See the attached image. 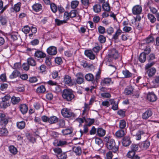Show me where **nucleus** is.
Listing matches in <instances>:
<instances>
[{"mask_svg":"<svg viewBox=\"0 0 159 159\" xmlns=\"http://www.w3.org/2000/svg\"><path fill=\"white\" fill-rule=\"evenodd\" d=\"M62 96L63 98L67 101H71L75 97L73 91L70 89H64Z\"/></svg>","mask_w":159,"mask_h":159,"instance_id":"nucleus-1","label":"nucleus"},{"mask_svg":"<svg viewBox=\"0 0 159 159\" xmlns=\"http://www.w3.org/2000/svg\"><path fill=\"white\" fill-rule=\"evenodd\" d=\"M107 147L108 149L111 150L114 153H117L118 151V147L116 145L114 140L111 139L109 142L107 143Z\"/></svg>","mask_w":159,"mask_h":159,"instance_id":"nucleus-2","label":"nucleus"},{"mask_svg":"<svg viewBox=\"0 0 159 159\" xmlns=\"http://www.w3.org/2000/svg\"><path fill=\"white\" fill-rule=\"evenodd\" d=\"M62 115L65 117H70L72 116L73 113L70 109L67 108H64L61 111Z\"/></svg>","mask_w":159,"mask_h":159,"instance_id":"nucleus-3","label":"nucleus"},{"mask_svg":"<svg viewBox=\"0 0 159 159\" xmlns=\"http://www.w3.org/2000/svg\"><path fill=\"white\" fill-rule=\"evenodd\" d=\"M63 82L69 86H72L75 84L74 82L72 81L71 77L68 75H65L63 78Z\"/></svg>","mask_w":159,"mask_h":159,"instance_id":"nucleus-4","label":"nucleus"},{"mask_svg":"<svg viewBox=\"0 0 159 159\" xmlns=\"http://www.w3.org/2000/svg\"><path fill=\"white\" fill-rule=\"evenodd\" d=\"M76 76V82H74L75 84L74 85H76L77 84H80L83 83L84 79V75L82 73L80 72L77 73Z\"/></svg>","mask_w":159,"mask_h":159,"instance_id":"nucleus-5","label":"nucleus"},{"mask_svg":"<svg viewBox=\"0 0 159 159\" xmlns=\"http://www.w3.org/2000/svg\"><path fill=\"white\" fill-rule=\"evenodd\" d=\"M142 11V8L139 5H135L132 9V13L134 15H139L141 14Z\"/></svg>","mask_w":159,"mask_h":159,"instance_id":"nucleus-6","label":"nucleus"},{"mask_svg":"<svg viewBox=\"0 0 159 159\" xmlns=\"http://www.w3.org/2000/svg\"><path fill=\"white\" fill-rule=\"evenodd\" d=\"M108 56L110 58H112L116 59L118 58L119 57L118 52L115 49H112L109 51Z\"/></svg>","mask_w":159,"mask_h":159,"instance_id":"nucleus-7","label":"nucleus"},{"mask_svg":"<svg viewBox=\"0 0 159 159\" xmlns=\"http://www.w3.org/2000/svg\"><path fill=\"white\" fill-rule=\"evenodd\" d=\"M47 53L50 55H54L57 53L56 48L53 46L49 47L47 50Z\"/></svg>","mask_w":159,"mask_h":159,"instance_id":"nucleus-8","label":"nucleus"},{"mask_svg":"<svg viewBox=\"0 0 159 159\" xmlns=\"http://www.w3.org/2000/svg\"><path fill=\"white\" fill-rule=\"evenodd\" d=\"M147 99L151 102H154L156 101L157 97L153 93H149L147 95Z\"/></svg>","mask_w":159,"mask_h":159,"instance_id":"nucleus-9","label":"nucleus"},{"mask_svg":"<svg viewBox=\"0 0 159 159\" xmlns=\"http://www.w3.org/2000/svg\"><path fill=\"white\" fill-rule=\"evenodd\" d=\"M109 102L112 105L111 108L114 110H116L118 109V102L115 101L114 99H111L109 100Z\"/></svg>","mask_w":159,"mask_h":159,"instance_id":"nucleus-10","label":"nucleus"},{"mask_svg":"<svg viewBox=\"0 0 159 159\" xmlns=\"http://www.w3.org/2000/svg\"><path fill=\"white\" fill-rule=\"evenodd\" d=\"M32 7L33 10L36 12L41 11L42 10L43 8L41 4L39 3L34 4L32 6Z\"/></svg>","mask_w":159,"mask_h":159,"instance_id":"nucleus-11","label":"nucleus"},{"mask_svg":"<svg viewBox=\"0 0 159 159\" xmlns=\"http://www.w3.org/2000/svg\"><path fill=\"white\" fill-rule=\"evenodd\" d=\"M150 145V142L148 140H146L142 142L140 144V147L143 149H147Z\"/></svg>","mask_w":159,"mask_h":159,"instance_id":"nucleus-12","label":"nucleus"},{"mask_svg":"<svg viewBox=\"0 0 159 159\" xmlns=\"http://www.w3.org/2000/svg\"><path fill=\"white\" fill-rule=\"evenodd\" d=\"M145 70L146 74H147L148 75L149 77H151L154 75L156 72V70L154 67H152Z\"/></svg>","mask_w":159,"mask_h":159,"instance_id":"nucleus-13","label":"nucleus"},{"mask_svg":"<svg viewBox=\"0 0 159 159\" xmlns=\"http://www.w3.org/2000/svg\"><path fill=\"white\" fill-rule=\"evenodd\" d=\"M152 115V112L150 110H147L142 115V118L146 120L150 117Z\"/></svg>","mask_w":159,"mask_h":159,"instance_id":"nucleus-14","label":"nucleus"},{"mask_svg":"<svg viewBox=\"0 0 159 159\" xmlns=\"http://www.w3.org/2000/svg\"><path fill=\"white\" fill-rule=\"evenodd\" d=\"M134 89L133 87L131 86H127L125 89V93L127 95L131 94L133 93Z\"/></svg>","mask_w":159,"mask_h":159,"instance_id":"nucleus-15","label":"nucleus"},{"mask_svg":"<svg viewBox=\"0 0 159 159\" xmlns=\"http://www.w3.org/2000/svg\"><path fill=\"white\" fill-rule=\"evenodd\" d=\"M34 56L38 58H44L46 57V54L43 52L37 51L34 53Z\"/></svg>","mask_w":159,"mask_h":159,"instance_id":"nucleus-16","label":"nucleus"},{"mask_svg":"<svg viewBox=\"0 0 159 159\" xmlns=\"http://www.w3.org/2000/svg\"><path fill=\"white\" fill-rule=\"evenodd\" d=\"M122 33V31L120 28L117 29L115 33L113 34L112 39L116 40L118 39L119 36Z\"/></svg>","mask_w":159,"mask_h":159,"instance_id":"nucleus-17","label":"nucleus"},{"mask_svg":"<svg viewBox=\"0 0 159 159\" xmlns=\"http://www.w3.org/2000/svg\"><path fill=\"white\" fill-rule=\"evenodd\" d=\"M131 141L129 137H125L123 138L122 143L124 146L127 147L129 145Z\"/></svg>","mask_w":159,"mask_h":159,"instance_id":"nucleus-18","label":"nucleus"},{"mask_svg":"<svg viewBox=\"0 0 159 159\" xmlns=\"http://www.w3.org/2000/svg\"><path fill=\"white\" fill-rule=\"evenodd\" d=\"M72 149L76 155L79 156L81 154L82 150L81 147L80 146L74 147H73Z\"/></svg>","mask_w":159,"mask_h":159,"instance_id":"nucleus-19","label":"nucleus"},{"mask_svg":"<svg viewBox=\"0 0 159 159\" xmlns=\"http://www.w3.org/2000/svg\"><path fill=\"white\" fill-rule=\"evenodd\" d=\"M125 134V131L122 129L117 131L115 133L116 137L118 138H121L124 136Z\"/></svg>","mask_w":159,"mask_h":159,"instance_id":"nucleus-20","label":"nucleus"},{"mask_svg":"<svg viewBox=\"0 0 159 159\" xmlns=\"http://www.w3.org/2000/svg\"><path fill=\"white\" fill-rule=\"evenodd\" d=\"M97 133L98 135L100 137L104 136L106 133L105 130L102 128H98L97 130Z\"/></svg>","mask_w":159,"mask_h":159,"instance_id":"nucleus-21","label":"nucleus"},{"mask_svg":"<svg viewBox=\"0 0 159 159\" xmlns=\"http://www.w3.org/2000/svg\"><path fill=\"white\" fill-rule=\"evenodd\" d=\"M27 62L30 66H35L36 65L35 60L32 57L28 58L27 60Z\"/></svg>","mask_w":159,"mask_h":159,"instance_id":"nucleus-22","label":"nucleus"},{"mask_svg":"<svg viewBox=\"0 0 159 159\" xmlns=\"http://www.w3.org/2000/svg\"><path fill=\"white\" fill-rule=\"evenodd\" d=\"M154 41V38L152 36H149L148 37L144 40V43H153Z\"/></svg>","mask_w":159,"mask_h":159,"instance_id":"nucleus-23","label":"nucleus"},{"mask_svg":"<svg viewBox=\"0 0 159 159\" xmlns=\"http://www.w3.org/2000/svg\"><path fill=\"white\" fill-rule=\"evenodd\" d=\"M16 125L19 129H23L25 127V123L24 121L18 122L16 123Z\"/></svg>","mask_w":159,"mask_h":159,"instance_id":"nucleus-24","label":"nucleus"},{"mask_svg":"<svg viewBox=\"0 0 159 159\" xmlns=\"http://www.w3.org/2000/svg\"><path fill=\"white\" fill-rule=\"evenodd\" d=\"M11 100L12 103L14 104H16L18 103L20 100V99L19 97H16L13 96L11 98Z\"/></svg>","mask_w":159,"mask_h":159,"instance_id":"nucleus-25","label":"nucleus"},{"mask_svg":"<svg viewBox=\"0 0 159 159\" xmlns=\"http://www.w3.org/2000/svg\"><path fill=\"white\" fill-rule=\"evenodd\" d=\"M85 53L90 59L93 60L95 58V55L93 54L91 51H87L85 52Z\"/></svg>","mask_w":159,"mask_h":159,"instance_id":"nucleus-26","label":"nucleus"},{"mask_svg":"<svg viewBox=\"0 0 159 159\" xmlns=\"http://www.w3.org/2000/svg\"><path fill=\"white\" fill-rule=\"evenodd\" d=\"M20 110L23 114H25L27 112L28 108L26 105L25 104H22L20 105Z\"/></svg>","mask_w":159,"mask_h":159,"instance_id":"nucleus-27","label":"nucleus"},{"mask_svg":"<svg viewBox=\"0 0 159 159\" xmlns=\"http://www.w3.org/2000/svg\"><path fill=\"white\" fill-rule=\"evenodd\" d=\"M58 118L56 116H52L49 118L48 122L51 124L55 123L57 122Z\"/></svg>","mask_w":159,"mask_h":159,"instance_id":"nucleus-28","label":"nucleus"},{"mask_svg":"<svg viewBox=\"0 0 159 159\" xmlns=\"http://www.w3.org/2000/svg\"><path fill=\"white\" fill-rule=\"evenodd\" d=\"M146 60V55L145 52H143L140 55L139 60L141 63L144 62Z\"/></svg>","mask_w":159,"mask_h":159,"instance_id":"nucleus-29","label":"nucleus"},{"mask_svg":"<svg viewBox=\"0 0 159 159\" xmlns=\"http://www.w3.org/2000/svg\"><path fill=\"white\" fill-rule=\"evenodd\" d=\"M20 75V73L19 71L17 70H15L10 75V78L11 79H13L19 76Z\"/></svg>","mask_w":159,"mask_h":159,"instance_id":"nucleus-30","label":"nucleus"},{"mask_svg":"<svg viewBox=\"0 0 159 159\" xmlns=\"http://www.w3.org/2000/svg\"><path fill=\"white\" fill-rule=\"evenodd\" d=\"M122 73L126 78H130L132 77L133 74L130 72L128 70H125L122 71Z\"/></svg>","mask_w":159,"mask_h":159,"instance_id":"nucleus-31","label":"nucleus"},{"mask_svg":"<svg viewBox=\"0 0 159 159\" xmlns=\"http://www.w3.org/2000/svg\"><path fill=\"white\" fill-rule=\"evenodd\" d=\"M103 10L109 12L110 11V8L109 4L107 2L104 3L102 5Z\"/></svg>","mask_w":159,"mask_h":159,"instance_id":"nucleus-32","label":"nucleus"},{"mask_svg":"<svg viewBox=\"0 0 159 159\" xmlns=\"http://www.w3.org/2000/svg\"><path fill=\"white\" fill-rule=\"evenodd\" d=\"M86 80L89 81H92L94 80L93 75L91 73L86 74L85 76Z\"/></svg>","mask_w":159,"mask_h":159,"instance_id":"nucleus-33","label":"nucleus"},{"mask_svg":"<svg viewBox=\"0 0 159 159\" xmlns=\"http://www.w3.org/2000/svg\"><path fill=\"white\" fill-rule=\"evenodd\" d=\"M10 152L13 154H16L17 152V149L13 146H11L9 147Z\"/></svg>","mask_w":159,"mask_h":159,"instance_id":"nucleus-34","label":"nucleus"},{"mask_svg":"<svg viewBox=\"0 0 159 159\" xmlns=\"http://www.w3.org/2000/svg\"><path fill=\"white\" fill-rule=\"evenodd\" d=\"M102 83L106 85H109L110 84H113V82L111 81L110 78H105L102 80Z\"/></svg>","mask_w":159,"mask_h":159,"instance_id":"nucleus-35","label":"nucleus"},{"mask_svg":"<svg viewBox=\"0 0 159 159\" xmlns=\"http://www.w3.org/2000/svg\"><path fill=\"white\" fill-rule=\"evenodd\" d=\"M144 133L143 130H139L135 135L136 139L139 140L141 138V135Z\"/></svg>","mask_w":159,"mask_h":159,"instance_id":"nucleus-36","label":"nucleus"},{"mask_svg":"<svg viewBox=\"0 0 159 159\" xmlns=\"http://www.w3.org/2000/svg\"><path fill=\"white\" fill-rule=\"evenodd\" d=\"M94 11L96 13H98L101 11V6L99 4L95 5L93 7Z\"/></svg>","mask_w":159,"mask_h":159,"instance_id":"nucleus-37","label":"nucleus"},{"mask_svg":"<svg viewBox=\"0 0 159 159\" xmlns=\"http://www.w3.org/2000/svg\"><path fill=\"white\" fill-rule=\"evenodd\" d=\"M89 109L90 107H89V105L86 103H85L84 110L83 111L82 114V115H84L85 114H87V112L89 111Z\"/></svg>","mask_w":159,"mask_h":159,"instance_id":"nucleus-38","label":"nucleus"},{"mask_svg":"<svg viewBox=\"0 0 159 159\" xmlns=\"http://www.w3.org/2000/svg\"><path fill=\"white\" fill-rule=\"evenodd\" d=\"M107 65L108 66V69L111 72L113 73L116 71V68L114 66L108 63H107Z\"/></svg>","mask_w":159,"mask_h":159,"instance_id":"nucleus-39","label":"nucleus"},{"mask_svg":"<svg viewBox=\"0 0 159 159\" xmlns=\"http://www.w3.org/2000/svg\"><path fill=\"white\" fill-rule=\"evenodd\" d=\"M0 22L2 25H5L7 22V19L6 17L4 16H0Z\"/></svg>","mask_w":159,"mask_h":159,"instance_id":"nucleus-40","label":"nucleus"},{"mask_svg":"<svg viewBox=\"0 0 159 159\" xmlns=\"http://www.w3.org/2000/svg\"><path fill=\"white\" fill-rule=\"evenodd\" d=\"M21 3L20 2H18L15 4L14 6V10L16 12H18L20 10Z\"/></svg>","mask_w":159,"mask_h":159,"instance_id":"nucleus-41","label":"nucleus"},{"mask_svg":"<svg viewBox=\"0 0 159 159\" xmlns=\"http://www.w3.org/2000/svg\"><path fill=\"white\" fill-rule=\"evenodd\" d=\"M50 5L52 11L54 13L56 12L57 10V8L56 5L53 3H50Z\"/></svg>","mask_w":159,"mask_h":159,"instance_id":"nucleus-42","label":"nucleus"},{"mask_svg":"<svg viewBox=\"0 0 159 159\" xmlns=\"http://www.w3.org/2000/svg\"><path fill=\"white\" fill-rule=\"evenodd\" d=\"M36 91L38 93H41L45 92L46 91V89L43 85H41L37 88Z\"/></svg>","mask_w":159,"mask_h":159,"instance_id":"nucleus-43","label":"nucleus"},{"mask_svg":"<svg viewBox=\"0 0 159 159\" xmlns=\"http://www.w3.org/2000/svg\"><path fill=\"white\" fill-rule=\"evenodd\" d=\"M148 19L152 23H154L156 20V18L152 14H148Z\"/></svg>","mask_w":159,"mask_h":159,"instance_id":"nucleus-44","label":"nucleus"},{"mask_svg":"<svg viewBox=\"0 0 159 159\" xmlns=\"http://www.w3.org/2000/svg\"><path fill=\"white\" fill-rule=\"evenodd\" d=\"M8 133L7 129L4 128H2L0 129V134L2 136H6Z\"/></svg>","mask_w":159,"mask_h":159,"instance_id":"nucleus-45","label":"nucleus"},{"mask_svg":"<svg viewBox=\"0 0 159 159\" xmlns=\"http://www.w3.org/2000/svg\"><path fill=\"white\" fill-rule=\"evenodd\" d=\"M79 4V2L77 0L73 1L71 2V7L73 8H75L78 6Z\"/></svg>","mask_w":159,"mask_h":159,"instance_id":"nucleus-46","label":"nucleus"},{"mask_svg":"<svg viewBox=\"0 0 159 159\" xmlns=\"http://www.w3.org/2000/svg\"><path fill=\"white\" fill-rule=\"evenodd\" d=\"M55 22L57 25H60L67 22L66 20H60L57 19H55Z\"/></svg>","mask_w":159,"mask_h":159,"instance_id":"nucleus-47","label":"nucleus"},{"mask_svg":"<svg viewBox=\"0 0 159 159\" xmlns=\"http://www.w3.org/2000/svg\"><path fill=\"white\" fill-rule=\"evenodd\" d=\"M84 130H82L81 129L80 130V132L81 134V136L84 133L86 134L88 131V128L87 125H84L83 126Z\"/></svg>","mask_w":159,"mask_h":159,"instance_id":"nucleus-48","label":"nucleus"},{"mask_svg":"<svg viewBox=\"0 0 159 159\" xmlns=\"http://www.w3.org/2000/svg\"><path fill=\"white\" fill-rule=\"evenodd\" d=\"M126 125V122L125 120H121L120 121L119 126L121 129L125 128Z\"/></svg>","mask_w":159,"mask_h":159,"instance_id":"nucleus-49","label":"nucleus"},{"mask_svg":"<svg viewBox=\"0 0 159 159\" xmlns=\"http://www.w3.org/2000/svg\"><path fill=\"white\" fill-rule=\"evenodd\" d=\"M8 122V120L7 117H6L4 119H1L0 120V123L2 126L6 125Z\"/></svg>","mask_w":159,"mask_h":159,"instance_id":"nucleus-50","label":"nucleus"},{"mask_svg":"<svg viewBox=\"0 0 159 159\" xmlns=\"http://www.w3.org/2000/svg\"><path fill=\"white\" fill-rule=\"evenodd\" d=\"M72 132V131L69 129H63L62 130V133L64 135H67L70 134Z\"/></svg>","mask_w":159,"mask_h":159,"instance_id":"nucleus-51","label":"nucleus"},{"mask_svg":"<svg viewBox=\"0 0 159 159\" xmlns=\"http://www.w3.org/2000/svg\"><path fill=\"white\" fill-rule=\"evenodd\" d=\"M30 30V28L28 25L25 26L22 29V31L25 34L28 33Z\"/></svg>","mask_w":159,"mask_h":159,"instance_id":"nucleus-52","label":"nucleus"},{"mask_svg":"<svg viewBox=\"0 0 159 159\" xmlns=\"http://www.w3.org/2000/svg\"><path fill=\"white\" fill-rule=\"evenodd\" d=\"M98 41L101 43H104L106 40V37L102 35H100L98 38Z\"/></svg>","mask_w":159,"mask_h":159,"instance_id":"nucleus-53","label":"nucleus"},{"mask_svg":"<svg viewBox=\"0 0 159 159\" xmlns=\"http://www.w3.org/2000/svg\"><path fill=\"white\" fill-rule=\"evenodd\" d=\"M67 142L66 141L60 140L57 142V146H60L67 144Z\"/></svg>","mask_w":159,"mask_h":159,"instance_id":"nucleus-54","label":"nucleus"},{"mask_svg":"<svg viewBox=\"0 0 159 159\" xmlns=\"http://www.w3.org/2000/svg\"><path fill=\"white\" fill-rule=\"evenodd\" d=\"M135 154V152L131 150L129 151L126 155L128 158L131 159Z\"/></svg>","mask_w":159,"mask_h":159,"instance_id":"nucleus-55","label":"nucleus"},{"mask_svg":"<svg viewBox=\"0 0 159 159\" xmlns=\"http://www.w3.org/2000/svg\"><path fill=\"white\" fill-rule=\"evenodd\" d=\"M98 32L101 34H103L105 32V28L101 26H100L98 27Z\"/></svg>","mask_w":159,"mask_h":159,"instance_id":"nucleus-56","label":"nucleus"},{"mask_svg":"<svg viewBox=\"0 0 159 159\" xmlns=\"http://www.w3.org/2000/svg\"><path fill=\"white\" fill-rule=\"evenodd\" d=\"M81 3L83 5L85 8L87 7L89 4V0H81Z\"/></svg>","mask_w":159,"mask_h":159,"instance_id":"nucleus-57","label":"nucleus"},{"mask_svg":"<svg viewBox=\"0 0 159 159\" xmlns=\"http://www.w3.org/2000/svg\"><path fill=\"white\" fill-rule=\"evenodd\" d=\"M77 11L76 10H72L69 13L70 16V18L75 17L77 15Z\"/></svg>","mask_w":159,"mask_h":159,"instance_id":"nucleus-58","label":"nucleus"},{"mask_svg":"<svg viewBox=\"0 0 159 159\" xmlns=\"http://www.w3.org/2000/svg\"><path fill=\"white\" fill-rule=\"evenodd\" d=\"M29 66L28 62L27 63H25L23 64L22 67L24 70L27 71L29 69Z\"/></svg>","mask_w":159,"mask_h":159,"instance_id":"nucleus-59","label":"nucleus"},{"mask_svg":"<svg viewBox=\"0 0 159 159\" xmlns=\"http://www.w3.org/2000/svg\"><path fill=\"white\" fill-rule=\"evenodd\" d=\"M132 151L134 152L137 151L138 149V145L136 144H132L131 146Z\"/></svg>","mask_w":159,"mask_h":159,"instance_id":"nucleus-60","label":"nucleus"},{"mask_svg":"<svg viewBox=\"0 0 159 159\" xmlns=\"http://www.w3.org/2000/svg\"><path fill=\"white\" fill-rule=\"evenodd\" d=\"M132 30L131 27L127 26H125L123 28V30L126 33H128Z\"/></svg>","mask_w":159,"mask_h":159,"instance_id":"nucleus-61","label":"nucleus"},{"mask_svg":"<svg viewBox=\"0 0 159 159\" xmlns=\"http://www.w3.org/2000/svg\"><path fill=\"white\" fill-rule=\"evenodd\" d=\"M95 141L96 144L98 145H102V141L100 138H96L95 139Z\"/></svg>","mask_w":159,"mask_h":159,"instance_id":"nucleus-62","label":"nucleus"},{"mask_svg":"<svg viewBox=\"0 0 159 159\" xmlns=\"http://www.w3.org/2000/svg\"><path fill=\"white\" fill-rule=\"evenodd\" d=\"M107 32L108 34L111 35L114 32V29L112 27H109L107 29Z\"/></svg>","mask_w":159,"mask_h":159,"instance_id":"nucleus-63","label":"nucleus"},{"mask_svg":"<svg viewBox=\"0 0 159 159\" xmlns=\"http://www.w3.org/2000/svg\"><path fill=\"white\" fill-rule=\"evenodd\" d=\"M113 154L111 152L109 151L106 154V159H112Z\"/></svg>","mask_w":159,"mask_h":159,"instance_id":"nucleus-64","label":"nucleus"}]
</instances>
